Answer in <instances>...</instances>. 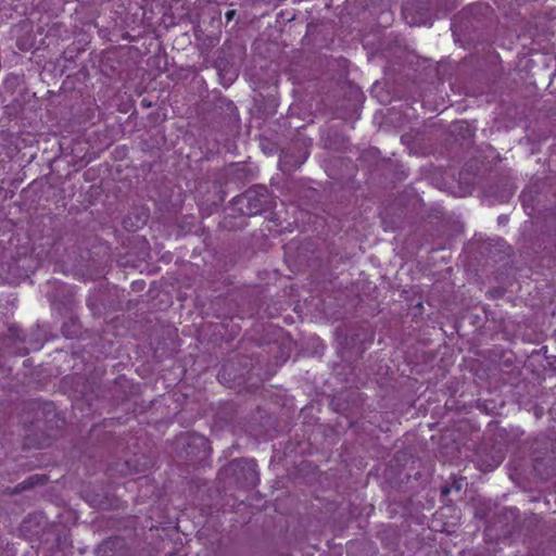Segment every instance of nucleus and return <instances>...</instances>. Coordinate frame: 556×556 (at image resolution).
I'll use <instances>...</instances> for the list:
<instances>
[{
    "instance_id": "nucleus-1",
    "label": "nucleus",
    "mask_w": 556,
    "mask_h": 556,
    "mask_svg": "<svg viewBox=\"0 0 556 556\" xmlns=\"http://www.w3.org/2000/svg\"><path fill=\"white\" fill-rule=\"evenodd\" d=\"M233 14H235V11L227 12V14H226L227 20L230 21L232 18Z\"/></svg>"
}]
</instances>
